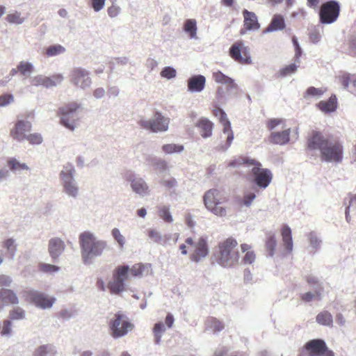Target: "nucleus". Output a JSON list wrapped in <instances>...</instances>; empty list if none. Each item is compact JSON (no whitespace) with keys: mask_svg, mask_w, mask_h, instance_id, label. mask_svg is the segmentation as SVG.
<instances>
[{"mask_svg":"<svg viewBox=\"0 0 356 356\" xmlns=\"http://www.w3.org/2000/svg\"><path fill=\"white\" fill-rule=\"evenodd\" d=\"M27 298L37 307L42 309L50 308L55 302V298L35 291L26 292Z\"/></svg>","mask_w":356,"mask_h":356,"instance_id":"16","label":"nucleus"},{"mask_svg":"<svg viewBox=\"0 0 356 356\" xmlns=\"http://www.w3.org/2000/svg\"><path fill=\"white\" fill-rule=\"evenodd\" d=\"M266 127L271 131L268 138L270 143L282 145L289 142L291 129L286 127L283 119H270L266 122Z\"/></svg>","mask_w":356,"mask_h":356,"instance_id":"7","label":"nucleus"},{"mask_svg":"<svg viewBox=\"0 0 356 356\" xmlns=\"http://www.w3.org/2000/svg\"><path fill=\"white\" fill-rule=\"evenodd\" d=\"M120 12V8L115 5H112L108 8V14L111 17H116Z\"/></svg>","mask_w":356,"mask_h":356,"instance_id":"62","label":"nucleus"},{"mask_svg":"<svg viewBox=\"0 0 356 356\" xmlns=\"http://www.w3.org/2000/svg\"><path fill=\"white\" fill-rule=\"evenodd\" d=\"M79 242L85 264L90 263L93 257L100 256L106 248L105 241L97 240L89 232H84L80 235Z\"/></svg>","mask_w":356,"mask_h":356,"instance_id":"5","label":"nucleus"},{"mask_svg":"<svg viewBox=\"0 0 356 356\" xmlns=\"http://www.w3.org/2000/svg\"><path fill=\"white\" fill-rule=\"evenodd\" d=\"M71 81L81 88L88 87L91 83L88 72L81 68H75L72 70Z\"/></svg>","mask_w":356,"mask_h":356,"instance_id":"20","label":"nucleus"},{"mask_svg":"<svg viewBox=\"0 0 356 356\" xmlns=\"http://www.w3.org/2000/svg\"><path fill=\"white\" fill-rule=\"evenodd\" d=\"M39 269L44 273H53L58 270L59 268L51 264H40L39 265Z\"/></svg>","mask_w":356,"mask_h":356,"instance_id":"53","label":"nucleus"},{"mask_svg":"<svg viewBox=\"0 0 356 356\" xmlns=\"http://www.w3.org/2000/svg\"><path fill=\"white\" fill-rule=\"evenodd\" d=\"M305 149L307 152L318 150L323 161L341 163L343 160L342 143L333 136H325L319 131H311L307 138Z\"/></svg>","mask_w":356,"mask_h":356,"instance_id":"1","label":"nucleus"},{"mask_svg":"<svg viewBox=\"0 0 356 356\" xmlns=\"http://www.w3.org/2000/svg\"><path fill=\"white\" fill-rule=\"evenodd\" d=\"M108 327L111 335L118 339L131 332L134 329V324L125 314L118 312L109 320Z\"/></svg>","mask_w":356,"mask_h":356,"instance_id":"8","label":"nucleus"},{"mask_svg":"<svg viewBox=\"0 0 356 356\" xmlns=\"http://www.w3.org/2000/svg\"><path fill=\"white\" fill-rule=\"evenodd\" d=\"M206 325L214 332H220L224 328V324L214 317H209L206 321Z\"/></svg>","mask_w":356,"mask_h":356,"instance_id":"35","label":"nucleus"},{"mask_svg":"<svg viewBox=\"0 0 356 356\" xmlns=\"http://www.w3.org/2000/svg\"><path fill=\"white\" fill-rule=\"evenodd\" d=\"M112 235L118 243L119 245L122 248L125 243V239L124 237L121 234L120 230L117 228H114L112 230Z\"/></svg>","mask_w":356,"mask_h":356,"instance_id":"51","label":"nucleus"},{"mask_svg":"<svg viewBox=\"0 0 356 356\" xmlns=\"http://www.w3.org/2000/svg\"><path fill=\"white\" fill-rule=\"evenodd\" d=\"M212 77L216 82L225 85L227 88L231 89L236 88V84L234 80L224 74L220 70L213 72L212 74Z\"/></svg>","mask_w":356,"mask_h":356,"instance_id":"25","label":"nucleus"},{"mask_svg":"<svg viewBox=\"0 0 356 356\" xmlns=\"http://www.w3.org/2000/svg\"><path fill=\"white\" fill-rule=\"evenodd\" d=\"M44 77L45 76H42V75H38V76L33 77L31 79V85L35 86H44Z\"/></svg>","mask_w":356,"mask_h":356,"instance_id":"60","label":"nucleus"},{"mask_svg":"<svg viewBox=\"0 0 356 356\" xmlns=\"http://www.w3.org/2000/svg\"><path fill=\"white\" fill-rule=\"evenodd\" d=\"M309 237L310 243L314 248H317L319 246L321 241L318 240V237L315 234H310Z\"/></svg>","mask_w":356,"mask_h":356,"instance_id":"63","label":"nucleus"},{"mask_svg":"<svg viewBox=\"0 0 356 356\" xmlns=\"http://www.w3.org/2000/svg\"><path fill=\"white\" fill-rule=\"evenodd\" d=\"M339 81L341 83L347 88L350 83H353L354 86H356V76L354 74H350L348 73H343L339 76Z\"/></svg>","mask_w":356,"mask_h":356,"instance_id":"40","label":"nucleus"},{"mask_svg":"<svg viewBox=\"0 0 356 356\" xmlns=\"http://www.w3.org/2000/svg\"><path fill=\"white\" fill-rule=\"evenodd\" d=\"M322 298L321 290H316L314 293L306 292L300 295V300L305 302H309L314 300H321Z\"/></svg>","mask_w":356,"mask_h":356,"instance_id":"37","label":"nucleus"},{"mask_svg":"<svg viewBox=\"0 0 356 356\" xmlns=\"http://www.w3.org/2000/svg\"><path fill=\"white\" fill-rule=\"evenodd\" d=\"M243 28L241 29L240 33L243 35L248 31H256L260 28L258 19L254 13L245 9L243 10Z\"/></svg>","mask_w":356,"mask_h":356,"instance_id":"19","label":"nucleus"},{"mask_svg":"<svg viewBox=\"0 0 356 356\" xmlns=\"http://www.w3.org/2000/svg\"><path fill=\"white\" fill-rule=\"evenodd\" d=\"M345 213L346 219L348 222L356 220V194L350 197Z\"/></svg>","mask_w":356,"mask_h":356,"instance_id":"29","label":"nucleus"},{"mask_svg":"<svg viewBox=\"0 0 356 356\" xmlns=\"http://www.w3.org/2000/svg\"><path fill=\"white\" fill-rule=\"evenodd\" d=\"M48 346H40L34 353V356H46L48 353Z\"/></svg>","mask_w":356,"mask_h":356,"instance_id":"61","label":"nucleus"},{"mask_svg":"<svg viewBox=\"0 0 356 356\" xmlns=\"http://www.w3.org/2000/svg\"><path fill=\"white\" fill-rule=\"evenodd\" d=\"M3 247L10 252L11 256L13 257L16 250L15 245H14V241L11 238L7 239L3 243Z\"/></svg>","mask_w":356,"mask_h":356,"instance_id":"58","label":"nucleus"},{"mask_svg":"<svg viewBox=\"0 0 356 356\" xmlns=\"http://www.w3.org/2000/svg\"><path fill=\"white\" fill-rule=\"evenodd\" d=\"M7 164L10 170L13 172L19 171L22 170H28L29 167L24 163L19 162L15 158H10L7 161Z\"/></svg>","mask_w":356,"mask_h":356,"instance_id":"36","label":"nucleus"},{"mask_svg":"<svg viewBox=\"0 0 356 356\" xmlns=\"http://www.w3.org/2000/svg\"><path fill=\"white\" fill-rule=\"evenodd\" d=\"M65 51V49L60 44H54L49 46L45 49V54L48 57L59 55Z\"/></svg>","mask_w":356,"mask_h":356,"instance_id":"41","label":"nucleus"},{"mask_svg":"<svg viewBox=\"0 0 356 356\" xmlns=\"http://www.w3.org/2000/svg\"><path fill=\"white\" fill-rule=\"evenodd\" d=\"M282 236V248L281 255L282 257L291 254L293 248V243L292 239V232L287 225H283L280 229Z\"/></svg>","mask_w":356,"mask_h":356,"instance_id":"18","label":"nucleus"},{"mask_svg":"<svg viewBox=\"0 0 356 356\" xmlns=\"http://www.w3.org/2000/svg\"><path fill=\"white\" fill-rule=\"evenodd\" d=\"M11 332V322L9 320H6L3 323L2 329L1 330V335H8Z\"/></svg>","mask_w":356,"mask_h":356,"instance_id":"57","label":"nucleus"},{"mask_svg":"<svg viewBox=\"0 0 356 356\" xmlns=\"http://www.w3.org/2000/svg\"><path fill=\"white\" fill-rule=\"evenodd\" d=\"M14 97L10 94H4L0 96V107L5 106L13 102Z\"/></svg>","mask_w":356,"mask_h":356,"instance_id":"55","label":"nucleus"},{"mask_svg":"<svg viewBox=\"0 0 356 356\" xmlns=\"http://www.w3.org/2000/svg\"><path fill=\"white\" fill-rule=\"evenodd\" d=\"M213 114L218 118L220 123L223 125V132L227 134L226 143L220 147L221 149L225 150L230 147L234 140V134L231 129L230 122L227 118L226 113L219 107H215L213 110Z\"/></svg>","mask_w":356,"mask_h":356,"instance_id":"14","label":"nucleus"},{"mask_svg":"<svg viewBox=\"0 0 356 356\" xmlns=\"http://www.w3.org/2000/svg\"><path fill=\"white\" fill-rule=\"evenodd\" d=\"M163 150L167 154H171L174 152H179L183 150L184 147L182 145H177L175 144H167L164 145L162 147Z\"/></svg>","mask_w":356,"mask_h":356,"instance_id":"47","label":"nucleus"},{"mask_svg":"<svg viewBox=\"0 0 356 356\" xmlns=\"http://www.w3.org/2000/svg\"><path fill=\"white\" fill-rule=\"evenodd\" d=\"M32 124L29 121L17 120L14 127L10 129V135L15 140L21 142L26 139V132L31 131Z\"/></svg>","mask_w":356,"mask_h":356,"instance_id":"17","label":"nucleus"},{"mask_svg":"<svg viewBox=\"0 0 356 356\" xmlns=\"http://www.w3.org/2000/svg\"><path fill=\"white\" fill-rule=\"evenodd\" d=\"M240 257L238 243L232 236L220 241L213 254L216 262L224 268H232L238 265Z\"/></svg>","mask_w":356,"mask_h":356,"instance_id":"3","label":"nucleus"},{"mask_svg":"<svg viewBox=\"0 0 356 356\" xmlns=\"http://www.w3.org/2000/svg\"><path fill=\"white\" fill-rule=\"evenodd\" d=\"M74 170L72 167H65L60 172V179L63 183L65 192L70 196L76 197L79 193V188L73 178Z\"/></svg>","mask_w":356,"mask_h":356,"instance_id":"13","label":"nucleus"},{"mask_svg":"<svg viewBox=\"0 0 356 356\" xmlns=\"http://www.w3.org/2000/svg\"><path fill=\"white\" fill-rule=\"evenodd\" d=\"M149 238L152 240L154 243L159 244H165L167 238L162 236L159 232L154 229H149L147 231Z\"/></svg>","mask_w":356,"mask_h":356,"instance_id":"44","label":"nucleus"},{"mask_svg":"<svg viewBox=\"0 0 356 356\" xmlns=\"http://www.w3.org/2000/svg\"><path fill=\"white\" fill-rule=\"evenodd\" d=\"M285 27L284 17L281 15H275L267 27L268 31L282 30Z\"/></svg>","mask_w":356,"mask_h":356,"instance_id":"31","label":"nucleus"},{"mask_svg":"<svg viewBox=\"0 0 356 356\" xmlns=\"http://www.w3.org/2000/svg\"><path fill=\"white\" fill-rule=\"evenodd\" d=\"M298 67V65H296V63H291L288 65H286L279 70L277 73V76L286 77L287 76H290L296 72Z\"/></svg>","mask_w":356,"mask_h":356,"instance_id":"38","label":"nucleus"},{"mask_svg":"<svg viewBox=\"0 0 356 356\" xmlns=\"http://www.w3.org/2000/svg\"><path fill=\"white\" fill-rule=\"evenodd\" d=\"M33 67L31 63L26 61H21L17 68H13L10 72L11 76H15L17 72H19L23 76H29L33 72Z\"/></svg>","mask_w":356,"mask_h":356,"instance_id":"26","label":"nucleus"},{"mask_svg":"<svg viewBox=\"0 0 356 356\" xmlns=\"http://www.w3.org/2000/svg\"><path fill=\"white\" fill-rule=\"evenodd\" d=\"M25 316V312L22 309L17 307L10 312V318L12 320H20Z\"/></svg>","mask_w":356,"mask_h":356,"instance_id":"49","label":"nucleus"},{"mask_svg":"<svg viewBox=\"0 0 356 356\" xmlns=\"http://www.w3.org/2000/svg\"><path fill=\"white\" fill-rule=\"evenodd\" d=\"M197 127L200 129V133L202 137H209L212 134L213 123L208 119H200L197 123Z\"/></svg>","mask_w":356,"mask_h":356,"instance_id":"27","label":"nucleus"},{"mask_svg":"<svg viewBox=\"0 0 356 356\" xmlns=\"http://www.w3.org/2000/svg\"><path fill=\"white\" fill-rule=\"evenodd\" d=\"M316 322L324 326H332L333 318L332 314L327 311H322L316 317Z\"/></svg>","mask_w":356,"mask_h":356,"instance_id":"32","label":"nucleus"},{"mask_svg":"<svg viewBox=\"0 0 356 356\" xmlns=\"http://www.w3.org/2000/svg\"><path fill=\"white\" fill-rule=\"evenodd\" d=\"M185 243L193 248L190 256L193 261L197 262L208 254V245L204 237L199 238L195 243L191 237H189L186 239Z\"/></svg>","mask_w":356,"mask_h":356,"instance_id":"12","label":"nucleus"},{"mask_svg":"<svg viewBox=\"0 0 356 356\" xmlns=\"http://www.w3.org/2000/svg\"><path fill=\"white\" fill-rule=\"evenodd\" d=\"M6 20L11 24H22L24 22V18L21 17V13L19 12H15L10 13L6 17Z\"/></svg>","mask_w":356,"mask_h":356,"instance_id":"46","label":"nucleus"},{"mask_svg":"<svg viewBox=\"0 0 356 356\" xmlns=\"http://www.w3.org/2000/svg\"><path fill=\"white\" fill-rule=\"evenodd\" d=\"M159 216L166 222H172L173 221L172 216L170 212L168 207L164 205L158 209Z\"/></svg>","mask_w":356,"mask_h":356,"instance_id":"43","label":"nucleus"},{"mask_svg":"<svg viewBox=\"0 0 356 356\" xmlns=\"http://www.w3.org/2000/svg\"><path fill=\"white\" fill-rule=\"evenodd\" d=\"M12 282L11 279L6 275H0V291L4 290L3 287L8 286Z\"/></svg>","mask_w":356,"mask_h":356,"instance_id":"59","label":"nucleus"},{"mask_svg":"<svg viewBox=\"0 0 356 356\" xmlns=\"http://www.w3.org/2000/svg\"><path fill=\"white\" fill-rule=\"evenodd\" d=\"M184 29L189 34L191 38H195L197 31L196 21L192 19H187L185 22Z\"/></svg>","mask_w":356,"mask_h":356,"instance_id":"39","label":"nucleus"},{"mask_svg":"<svg viewBox=\"0 0 356 356\" xmlns=\"http://www.w3.org/2000/svg\"><path fill=\"white\" fill-rule=\"evenodd\" d=\"M165 331V325L162 323H157L153 328L154 341L156 344H159L161 340L162 334Z\"/></svg>","mask_w":356,"mask_h":356,"instance_id":"42","label":"nucleus"},{"mask_svg":"<svg viewBox=\"0 0 356 356\" xmlns=\"http://www.w3.org/2000/svg\"><path fill=\"white\" fill-rule=\"evenodd\" d=\"M340 13V5L334 0L328 1L323 3L319 11L320 22L322 24H329L337 21Z\"/></svg>","mask_w":356,"mask_h":356,"instance_id":"10","label":"nucleus"},{"mask_svg":"<svg viewBox=\"0 0 356 356\" xmlns=\"http://www.w3.org/2000/svg\"><path fill=\"white\" fill-rule=\"evenodd\" d=\"M25 140H27L31 145H39L42 142V137L38 133L26 135Z\"/></svg>","mask_w":356,"mask_h":356,"instance_id":"48","label":"nucleus"},{"mask_svg":"<svg viewBox=\"0 0 356 356\" xmlns=\"http://www.w3.org/2000/svg\"><path fill=\"white\" fill-rule=\"evenodd\" d=\"M0 298L3 302L7 304H17L18 298L13 291L5 289L0 291Z\"/></svg>","mask_w":356,"mask_h":356,"instance_id":"33","label":"nucleus"},{"mask_svg":"<svg viewBox=\"0 0 356 356\" xmlns=\"http://www.w3.org/2000/svg\"><path fill=\"white\" fill-rule=\"evenodd\" d=\"M203 201L205 207L214 215L220 217L227 215V207L225 204L228 198L222 191L217 188L207 191L203 196Z\"/></svg>","mask_w":356,"mask_h":356,"instance_id":"6","label":"nucleus"},{"mask_svg":"<svg viewBox=\"0 0 356 356\" xmlns=\"http://www.w3.org/2000/svg\"><path fill=\"white\" fill-rule=\"evenodd\" d=\"M229 56L236 62L242 65L252 63L250 47L246 46L243 41L235 42L229 48Z\"/></svg>","mask_w":356,"mask_h":356,"instance_id":"11","label":"nucleus"},{"mask_svg":"<svg viewBox=\"0 0 356 356\" xmlns=\"http://www.w3.org/2000/svg\"><path fill=\"white\" fill-rule=\"evenodd\" d=\"M145 265L135 264L130 268L127 265L118 266L113 271V279L108 283L109 291L113 294H120L126 290L125 282L129 277H139L145 270Z\"/></svg>","mask_w":356,"mask_h":356,"instance_id":"2","label":"nucleus"},{"mask_svg":"<svg viewBox=\"0 0 356 356\" xmlns=\"http://www.w3.org/2000/svg\"><path fill=\"white\" fill-rule=\"evenodd\" d=\"M252 165L251 174L253 182L261 189H265L268 186L273 179L271 171L267 168H261V164L252 159L240 156L228 163L229 167L236 168L241 165Z\"/></svg>","mask_w":356,"mask_h":356,"instance_id":"4","label":"nucleus"},{"mask_svg":"<svg viewBox=\"0 0 356 356\" xmlns=\"http://www.w3.org/2000/svg\"><path fill=\"white\" fill-rule=\"evenodd\" d=\"M256 195L254 193H245L241 203L246 207H250Z\"/></svg>","mask_w":356,"mask_h":356,"instance_id":"52","label":"nucleus"},{"mask_svg":"<svg viewBox=\"0 0 356 356\" xmlns=\"http://www.w3.org/2000/svg\"><path fill=\"white\" fill-rule=\"evenodd\" d=\"M176 74V70L171 67H165L161 72V76L168 79L175 77Z\"/></svg>","mask_w":356,"mask_h":356,"instance_id":"50","label":"nucleus"},{"mask_svg":"<svg viewBox=\"0 0 356 356\" xmlns=\"http://www.w3.org/2000/svg\"><path fill=\"white\" fill-rule=\"evenodd\" d=\"M63 76L60 74H56L51 77L45 76L44 86L49 88L56 86L57 83L61 82Z\"/></svg>","mask_w":356,"mask_h":356,"instance_id":"45","label":"nucleus"},{"mask_svg":"<svg viewBox=\"0 0 356 356\" xmlns=\"http://www.w3.org/2000/svg\"><path fill=\"white\" fill-rule=\"evenodd\" d=\"M276 247L277 240L275 235L272 232L267 233L265 248L269 256L272 257L274 255Z\"/></svg>","mask_w":356,"mask_h":356,"instance_id":"30","label":"nucleus"},{"mask_svg":"<svg viewBox=\"0 0 356 356\" xmlns=\"http://www.w3.org/2000/svg\"><path fill=\"white\" fill-rule=\"evenodd\" d=\"M316 107L324 113L335 111L337 108V99L336 95H332L327 100L319 102L316 104Z\"/></svg>","mask_w":356,"mask_h":356,"instance_id":"24","label":"nucleus"},{"mask_svg":"<svg viewBox=\"0 0 356 356\" xmlns=\"http://www.w3.org/2000/svg\"><path fill=\"white\" fill-rule=\"evenodd\" d=\"M327 89L323 88H317L313 86L309 87L303 95L305 99H309L310 97H320L325 92Z\"/></svg>","mask_w":356,"mask_h":356,"instance_id":"34","label":"nucleus"},{"mask_svg":"<svg viewBox=\"0 0 356 356\" xmlns=\"http://www.w3.org/2000/svg\"><path fill=\"white\" fill-rule=\"evenodd\" d=\"M106 0H91L90 6L95 12L101 10L105 4Z\"/></svg>","mask_w":356,"mask_h":356,"instance_id":"56","label":"nucleus"},{"mask_svg":"<svg viewBox=\"0 0 356 356\" xmlns=\"http://www.w3.org/2000/svg\"><path fill=\"white\" fill-rule=\"evenodd\" d=\"M155 117V119L151 120H140L139 124L153 132L166 131L168 128L169 119L164 118L158 112L156 113Z\"/></svg>","mask_w":356,"mask_h":356,"instance_id":"15","label":"nucleus"},{"mask_svg":"<svg viewBox=\"0 0 356 356\" xmlns=\"http://www.w3.org/2000/svg\"><path fill=\"white\" fill-rule=\"evenodd\" d=\"M240 247L241 251L245 253L243 258V262L245 264H252L256 259V254L254 250H252L251 245L242 243Z\"/></svg>","mask_w":356,"mask_h":356,"instance_id":"28","label":"nucleus"},{"mask_svg":"<svg viewBox=\"0 0 356 356\" xmlns=\"http://www.w3.org/2000/svg\"><path fill=\"white\" fill-rule=\"evenodd\" d=\"M81 106L75 102L67 104L58 110V115L60 117L61 124L70 130H74L76 122L79 120L76 117V112Z\"/></svg>","mask_w":356,"mask_h":356,"instance_id":"9","label":"nucleus"},{"mask_svg":"<svg viewBox=\"0 0 356 356\" xmlns=\"http://www.w3.org/2000/svg\"><path fill=\"white\" fill-rule=\"evenodd\" d=\"M127 180L131 182V187L136 193L140 196H145L149 193V186L142 178H131L130 176Z\"/></svg>","mask_w":356,"mask_h":356,"instance_id":"22","label":"nucleus"},{"mask_svg":"<svg viewBox=\"0 0 356 356\" xmlns=\"http://www.w3.org/2000/svg\"><path fill=\"white\" fill-rule=\"evenodd\" d=\"M206 79L202 75L191 76L188 80V89L191 92H201L205 86Z\"/></svg>","mask_w":356,"mask_h":356,"instance_id":"23","label":"nucleus"},{"mask_svg":"<svg viewBox=\"0 0 356 356\" xmlns=\"http://www.w3.org/2000/svg\"><path fill=\"white\" fill-rule=\"evenodd\" d=\"M104 94L105 90L102 88H97L93 92V95L97 99L103 97Z\"/></svg>","mask_w":356,"mask_h":356,"instance_id":"64","label":"nucleus"},{"mask_svg":"<svg viewBox=\"0 0 356 356\" xmlns=\"http://www.w3.org/2000/svg\"><path fill=\"white\" fill-rule=\"evenodd\" d=\"M65 245L60 238H53L49 241V252L51 257L56 260L63 252Z\"/></svg>","mask_w":356,"mask_h":356,"instance_id":"21","label":"nucleus"},{"mask_svg":"<svg viewBox=\"0 0 356 356\" xmlns=\"http://www.w3.org/2000/svg\"><path fill=\"white\" fill-rule=\"evenodd\" d=\"M161 184L168 191L173 189L177 186V181L173 177L163 180Z\"/></svg>","mask_w":356,"mask_h":356,"instance_id":"54","label":"nucleus"}]
</instances>
